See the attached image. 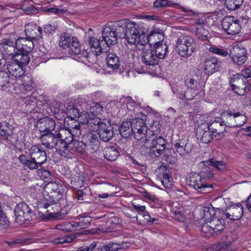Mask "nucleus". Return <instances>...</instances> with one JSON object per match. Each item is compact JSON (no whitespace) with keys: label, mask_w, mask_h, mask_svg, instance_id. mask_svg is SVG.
I'll return each instance as SVG.
<instances>
[{"label":"nucleus","mask_w":251,"mask_h":251,"mask_svg":"<svg viewBox=\"0 0 251 251\" xmlns=\"http://www.w3.org/2000/svg\"><path fill=\"white\" fill-rule=\"evenodd\" d=\"M137 24L127 19L110 22L102 28V37L108 46L115 45L118 39L126 38L127 41L132 42L131 36Z\"/></svg>","instance_id":"f257e3e1"},{"label":"nucleus","mask_w":251,"mask_h":251,"mask_svg":"<svg viewBox=\"0 0 251 251\" xmlns=\"http://www.w3.org/2000/svg\"><path fill=\"white\" fill-rule=\"evenodd\" d=\"M29 157L24 154L19 156V160L25 167L30 170H37L47 161L46 151L40 146H32L28 150Z\"/></svg>","instance_id":"f03ea898"},{"label":"nucleus","mask_w":251,"mask_h":251,"mask_svg":"<svg viewBox=\"0 0 251 251\" xmlns=\"http://www.w3.org/2000/svg\"><path fill=\"white\" fill-rule=\"evenodd\" d=\"M199 167L201 169L199 173L202 176L204 180L205 179H210L213 178L214 176V168L217 170L224 171L226 169V163L222 161H218L215 158H211L208 160L201 162Z\"/></svg>","instance_id":"7ed1b4c3"},{"label":"nucleus","mask_w":251,"mask_h":251,"mask_svg":"<svg viewBox=\"0 0 251 251\" xmlns=\"http://www.w3.org/2000/svg\"><path fill=\"white\" fill-rule=\"evenodd\" d=\"M196 48V41L191 36L182 35L176 41V50L180 56H191L195 52Z\"/></svg>","instance_id":"20e7f679"},{"label":"nucleus","mask_w":251,"mask_h":251,"mask_svg":"<svg viewBox=\"0 0 251 251\" xmlns=\"http://www.w3.org/2000/svg\"><path fill=\"white\" fill-rule=\"evenodd\" d=\"M143 142L147 144L149 149V154L151 157H159L163 153L167 148V141L161 136L152 138L150 137L143 139Z\"/></svg>","instance_id":"39448f33"},{"label":"nucleus","mask_w":251,"mask_h":251,"mask_svg":"<svg viewBox=\"0 0 251 251\" xmlns=\"http://www.w3.org/2000/svg\"><path fill=\"white\" fill-rule=\"evenodd\" d=\"M225 126L229 127H240L247 121V117L239 112L227 110L222 114Z\"/></svg>","instance_id":"423d86ee"},{"label":"nucleus","mask_w":251,"mask_h":251,"mask_svg":"<svg viewBox=\"0 0 251 251\" xmlns=\"http://www.w3.org/2000/svg\"><path fill=\"white\" fill-rule=\"evenodd\" d=\"M186 183L199 192L205 194L210 192L208 189L212 188V185L205 182L202 176L198 173L192 172L186 179Z\"/></svg>","instance_id":"0eeeda50"},{"label":"nucleus","mask_w":251,"mask_h":251,"mask_svg":"<svg viewBox=\"0 0 251 251\" xmlns=\"http://www.w3.org/2000/svg\"><path fill=\"white\" fill-rule=\"evenodd\" d=\"M59 140V144H70L74 140V136H79L81 135L80 126L79 124L75 125L72 129L63 128L56 130Z\"/></svg>","instance_id":"6e6552de"},{"label":"nucleus","mask_w":251,"mask_h":251,"mask_svg":"<svg viewBox=\"0 0 251 251\" xmlns=\"http://www.w3.org/2000/svg\"><path fill=\"white\" fill-rule=\"evenodd\" d=\"M15 221L19 225L25 224L26 221L31 220L33 212L28 205L25 202L17 204L14 209Z\"/></svg>","instance_id":"1a4fd4ad"},{"label":"nucleus","mask_w":251,"mask_h":251,"mask_svg":"<svg viewBox=\"0 0 251 251\" xmlns=\"http://www.w3.org/2000/svg\"><path fill=\"white\" fill-rule=\"evenodd\" d=\"M202 225L201 230L204 233H209L211 235L215 236L220 234L225 228L224 220L222 219L214 218L210 221Z\"/></svg>","instance_id":"9d476101"},{"label":"nucleus","mask_w":251,"mask_h":251,"mask_svg":"<svg viewBox=\"0 0 251 251\" xmlns=\"http://www.w3.org/2000/svg\"><path fill=\"white\" fill-rule=\"evenodd\" d=\"M222 26L224 30L229 35L238 34L241 26L239 21L234 16H226L222 21Z\"/></svg>","instance_id":"9b49d317"},{"label":"nucleus","mask_w":251,"mask_h":251,"mask_svg":"<svg viewBox=\"0 0 251 251\" xmlns=\"http://www.w3.org/2000/svg\"><path fill=\"white\" fill-rule=\"evenodd\" d=\"M143 119L136 118L130 121L131 126L132 129V134H134V138L137 140L146 138V134L147 132V127L145 122Z\"/></svg>","instance_id":"f8f14e48"},{"label":"nucleus","mask_w":251,"mask_h":251,"mask_svg":"<svg viewBox=\"0 0 251 251\" xmlns=\"http://www.w3.org/2000/svg\"><path fill=\"white\" fill-rule=\"evenodd\" d=\"M221 213L224 218L235 221L240 219L243 215L242 205L238 203L227 206L225 210H222Z\"/></svg>","instance_id":"ddd939ff"},{"label":"nucleus","mask_w":251,"mask_h":251,"mask_svg":"<svg viewBox=\"0 0 251 251\" xmlns=\"http://www.w3.org/2000/svg\"><path fill=\"white\" fill-rule=\"evenodd\" d=\"M247 52L243 46L236 44L232 47L230 50L229 55L232 61L238 65L243 64L247 60Z\"/></svg>","instance_id":"4468645a"},{"label":"nucleus","mask_w":251,"mask_h":251,"mask_svg":"<svg viewBox=\"0 0 251 251\" xmlns=\"http://www.w3.org/2000/svg\"><path fill=\"white\" fill-rule=\"evenodd\" d=\"M213 132L210 129L207 124H202L197 128L196 137L202 143L207 144L213 138Z\"/></svg>","instance_id":"2eb2a0df"},{"label":"nucleus","mask_w":251,"mask_h":251,"mask_svg":"<svg viewBox=\"0 0 251 251\" xmlns=\"http://www.w3.org/2000/svg\"><path fill=\"white\" fill-rule=\"evenodd\" d=\"M98 132L100 139L105 142L109 141L114 135L113 127L109 120H103Z\"/></svg>","instance_id":"dca6fc26"},{"label":"nucleus","mask_w":251,"mask_h":251,"mask_svg":"<svg viewBox=\"0 0 251 251\" xmlns=\"http://www.w3.org/2000/svg\"><path fill=\"white\" fill-rule=\"evenodd\" d=\"M135 28V29L134 30V33L131 36L133 41L130 42L128 40L127 41L128 44L144 46L151 41L150 39H149V35L147 36L146 34H143L142 28H140L138 24H137Z\"/></svg>","instance_id":"f3484780"},{"label":"nucleus","mask_w":251,"mask_h":251,"mask_svg":"<svg viewBox=\"0 0 251 251\" xmlns=\"http://www.w3.org/2000/svg\"><path fill=\"white\" fill-rule=\"evenodd\" d=\"M42 145L48 149L56 148L59 144L57 132H48L42 134L40 137Z\"/></svg>","instance_id":"a211bd4d"},{"label":"nucleus","mask_w":251,"mask_h":251,"mask_svg":"<svg viewBox=\"0 0 251 251\" xmlns=\"http://www.w3.org/2000/svg\"><path fill=\"white\" fill-rule=\"evenodd\" d=\"M55 125L54 120L49 117L40 118L37 122V127L40 132H51L54 130Z\"/></svg>","instance_id":"6ab92c4d"},{"label":"nucleus","mask_w":251,"mask_h":251,"mask_svg":"<svg viewBox=\"0 0 251 251\" xmlns=\"http://www.w3.org/2000/svg\"><path fill=\"white\" fill-rule=\"evenodd\" d=\"M68 48L71 55H78L80 59L85 58L88 59V61H90L89 58L90 57L91 54L85 50L81 51L80 44L76 38H73V40Z\"/></svg>","instance_id":"aec40b11"},{"label":"nucleus","mask_w":251,"mask_h":251,"mask_svg":"<svg viewBox=\"0 0 251 251\" xmlns=\"http://www.w3.org/2000/svg\"><path fill=\"white\" fill-rule=\"evenodd\" d=\"M16 49H17L16 42H15L10 39L4 38L0 43V51L3 53L10 56L11 58L17 52H16Z\"/></svg>","instance_id":"412c9836"},{"label":"nucleus","mask_w":251,"mask_h":251,"mask_svg":"<svg viewBox=\"0 0 251 251\" xmlns=\"http://www.w3.org/2000/svg\"><path fill=\"white\" fill-rule=\"evenodd\" d=\"M25 32L27 38L34 40H39L42 37V28L32 23L26 25Z\"/></svg>","instance_id":"4be33fe9"},{"label":"nucleus","mask_w":251,"mask_h":251,"mask_svg":"<svg viewBox=\"0 0 251 251\" xmlns=\"http://www.w3.org/2000/svg\"><path fill=\"white\" fill-rule=\"evenodd\" d=\"M34 40L28 38H20L16 41L17 50L20 52L30 53L34 49Z\"/></svg>","instance_id":"5701e85b"},{"label":"nucleus","mask_w":251,"mask_h":251,"mask_svg":"<svg viewBox=\"0 0 251 251\" xmlns=\"http://www.w3.org/2000/svg\"><path fill=\"white\" fill-rule=\"evenodd\" d=\"M6 69L11 75L16 78L22 77L25 73V69L23 66L11 60L8 61Z\"/></svg>","instance_id":"b1692460"},{"label":"nucleus","mask_w":251,"mask_h":251,"mask_svg":"<svg viewBox=\"0 0 251 251\" xmlns=\"http://www.w3.org/2000/svg\"><path fill=\"white\" fill-rule=\"evenodd\" d=\"M141 60L146 66H154L158 63V59L151 50H146L141 53Z\"/></svg>","instance_id":"393cba45"},{"label":"nucleus","mask_w":251,"mask_h":251,"mask_svg":"<svg viewBox=\"0 0 251 251\" xmlns=\"http://www.w3.org/2000/svg\"><path fill=\"white\" fill-rule=\"evenodd\" d=\"M60 204L53 201L50 208L45 211V214H44L42 211L39 212V214L44 219L58 218L60 215Z\"/></svg>","instance_id":"a878e982"},{"label":"nucleus","mask_w":251,"mask_h":251,"mask_svg":"<svg viewBox=\"0 0 251 251\" xmlns=\"http://www.w3.org/2000/svg\"><path fill=\"white\" fill-rule=\"evenodd\" d=\"M192 144L188 139H182L175 144V148L180 155H186L188 154L192 149Z\"/></svg>","instance_id":"bb28decb"},{"label":"nucleus","mask_w":251,"mask_h":251,"mask_svg":"<svg viewBox=\"0 0 251 251\" xmlns=\"http://www.w3.org/2000/svg\"><path fill=\"white\" fill-rule=\"evenodd\" d=\"M208 126L212 132L221 135L226 131L225 125L222 119L216 118L214 120H211Z\"/></svg>","instance_id":"cd10ccee"},{"label":"nucleus","mask_w":251,"mask_h":251,"mask_svg":"<svg viewBox=\"0 0 251 251\" xmlns=\"http://www.w3.org/2000/svg\"><path fill=\"white\" fill-rule=\"evenodd\" d=\"M103 41H104L103 39L102 40L100 41L96 37H94L89 38L88 42L89 48L95 56H99L102 52H105L101 46V42Z\"/></svg>","instance_id":"c85d7f7f"},{"label":"nucleus","mask_w":251,"mask_h":251,"mask_svg":"<svg viewBox=\"0 0 251 251\" xmlns=\"http://www.w3.org/2000/svg\"><path fill=\"white\" fill-rule=\"evenodd\" d=\"M221 62L216 58L206 59L204 62V73L208 75L217 71L220 67Z\"/></svg>","instance_id":"c756f323"},{"label":"nucleus","mask_w":251,"mask_h":251,"mask_svg":"<svg viewBox=\"0 0 251 251\" xmlns=\"http://www.w3.org/2000/svg\"><path fill=\"white\" fill-rule=\"evenodd\" d=\"M106 61L107 67L114 71L117 70L121 66L119 57L114 53H107Z\"/></svg>","instance_id":"7c9ffc66"},{"label":"nucleus","mask_w":251,"mask_h":251,"mask_svg":"<svg viewBox=\"0 0 251 251\" xmlns=\"http://www.w3.org/2000/svg\"><path fill=\"white\" fill-rule=\"evenodd\" d=\"M154 52L158 59L165 58L168 51V47L166 44L161 42L156 41L154 44Z\"/></svg>","instance_id":"2f4dec72"},{"label":"nucleus","mask_w":251,"mask_h":251,"mask_svg":"<svg viewBox=\"0 0 251 251\" xmlns=\"http://www.w3.org/2000/svg\"><path fill=\"white\" fill-rule=\"evenodd\" d=\"M159 170L162 171L159 173L162 184L165 188H170L172 185L171 180L172 179L170 174V171L165 166L160 167Z\"/></svg>","instance_id":"473e14b6"},{"label":"nucleus","mask_w":251,"mask_h":251,"mask_svg":"<svg viewBox=\"0 0 251 251\" xmlns=\"http://www.w3.org/2000/svg\"><path fill=\"white\" fill-rule=\"evenodd\" d=\"M121 102L123 104L124 108H126L130 111H135L136 109L141 108V103L135 101L130 97L123 98L121 100Z\"/></svg>","instance_id":"72a5a7b5"},{"label":"nucleus","mask_w":251,"mask_h":251,"mask_svg":"<svg viewBox=\"0 0 251 251\" xmlns=\"http://www.w3.org/2000/svg\"><path fill=\"white\" fill-rule=\"evenodd\" d=\"M11 60L18 63L21 66H25L28 64L30 61V57L28 53L20 52H16L11 58Z\"/></svg>","instance_id":"f704fd0d"},{"label":"nucleus","mask_w":251,"mask_h":251,"mask_svg":"<svg viewBox=\"0 0 251 251\" xmlns=\"http://www.w3.org/2000/svg\"><path fill=\"white\" fill-rule=\"evenodd\" d=\"M220 210L219 208H217V210H215L214 207L211 205L208 206H204L202 210L203 214L202 218L205 221L212 220L214 218H216L215 216L216 212H219L221 213Z\"/></svg>","instance_id":"c9c22d12"},{"label":"nucleus","mask_w":251,"mask_h":251,"mask_svg":"<svg viewBox=\"0 0 251 251\" xmlns=\"http://www.w3.org/2000/svg\"><path fill=\"white\" fill-rule=\"evenodd\" d=\"M83 140L85 141L86 144L95 148H98L100 145V141L97 134L91 132L85 134L83 137Z\"/></svg>","instance_id":"e433bc0d"},{"label":"nucleus","mask_w":251,"mask_h":251,"mask_svg":"<svg viewBox=\"0 0 251 251\" xmlns=\"http://www.w3.org/2000/svg\"><path fill=\"white\" fill-rule=\"evenodd\" d=\"M103 151L105 158L111 161H115L119 155L118 150L112 146L104 148Z\"/></svg>","instance_id":"4c0bfd02"},{"label":"nucleus","mask_w":251,"mask_h":251,"mask_svg":"<svg viewBox=\"0 0 251 251\" xmlns=\"http://www.w3.org/2000/svg\"><path fill=\"white\" fill-rule=\"evenodd\" d=\"M130 121H124L119 127L120 133L125 138L129 137L132 134Z\"/></svg>","instance_id":"58836bf2"},{"label":"nucleus","mask_w":251,"mask_h":251,"mask_svg":"<svg viewBox=\"0 0 251 251\" xmlns=\"http://www.w3.org/2000/svg\"><path fill=\"white\" fill-rule=\"evenodd\" d=\"M151 41L154 40L162 42L164 39V31L159 28L153 27L149 34Z\"/></svg>","instance_id":"ea45409f"},{"label":"nucleus","mask_w":251,"mask_h":251,"mask_svg":"<svg viewBox=\"0 0 251 251\" xmlns=\"http://www.w3.org/2000/svg\"><path fill=\"white\" fill-rule=\"evenodd\" d=\"M103 123V120L101 121V119L95 116H92L87 123L88 128L92 131H98L101 124Z\"/></svg>","instance_id":"a19ab883"},{"label":"nucleus","mask_w":251,"mask_h":251,"mask_svg":"<svg viewBox=\"0 0 251 251\" xmlns=\"http://www.w3.org/2000/svg\"><path fill=\"white\" fill-rule=\"evenodd\" d=\"M71 150L83 153L85 152L87 145L84 141L74 140L71 143Z\"/></svg>","instance_id":"79ce46f5"},{"label":"nucleus","mask_w":251,"mask_h":251,"mask_svg":"<svg viewBox=\"0 0 251 251\" xmlns=\"http://www.w3.org/2000/svg\"><path fill=\"white\" fill-rule=\"evenodd\" d=\"M65 113L67 117L71 120H76L79 114H80V111L76 105L71 104L67 106Z\"/></svg>","instance_id":"37998d69"},{"label":"nucleus","mask_w":251,"mask_h":251,"mask_svg":"<svg viewBox=\"0 0 251 251\" xmlns=\"http://www.w3.org/2000/svg\"><path fill=\"white\" fill-rule=\"evenodd\" d=\"M164 159L171 164H174L176 160V153L173 148H166L163 151Z\"/></svg>","instance_id":"c03bdc74"},{"label":"nucleus","mask_w":251,"mask_h":251,"mask_svg":"<svg viewBox=\"0 0 251 251\" xmlns=\"http://www.w3.org/2000/svg\"><path fill=\"white\" fill-rule=\"evenodd\" d=\"M231 242H222L213 245L207 248V251H230L231 250Z\"/></svg>","instance_id":"a18cd8bd"},{"label":"nucleus","mask_w":251,"mask_h":251,"mask_svg":"<svg viewBox=\"0 0 251 251\" xmlns=\"http://www.w3.org/2000/svg\"><path fill=\"white\" fill-rule=\"evenodd\" d=\"M13 129V127L12 125L6 122H2L0 124V135L5 140L8 138L11 131Z\"/></svg>","instance_id":"49530a36"},{"label":"nucleus","mask_w":251,"mask_h":251,"mask_svg":"<svg viewBox=\"0 0 251 251\" xmlns=\"http://www.w3.org/2000/svg\"><path fill=\"white\" fill-rule=\"evenodd\" d=\"M71 144L64 143L61 145L59 144L55 149L58 154L61 156L66 157L69 154L70 151L71 150Z\"/></svg>","instance_id":"de8ad7c7"},{"label":"nucleus","mask_w":251,"mask_h":251,"mask_svg":"<svg viewBox=\"0 0 251 251\" xmlns=\"http://www.w3.org/2000/svg\"><path fill=\"white\" fill-rule=\"evenodd\" d=\"M37 170L38 175L41 179L46 180L49 183L53 182V176L49 171L44 169H39V168Z\"/></svg>","instance_id":"09e8293b"},{"label":"nucleus","mask_w":251,"mask_h":251,"mask_svg":"<svg viewBox=\"0 0 251 251\" xmlns=\"http://www.w3.org/2000/svg\"><path fill=\"white\" fill-rule=\"evenodd\" d=\"M91 221L90 217H81L79 218L78 222H74V225L75 227L86 228L90 226Z\"/></svg>","instance_id":"8fccbe9b"},{"label":"nucleus","mask_w":251,"mask_h":251,"mask_svg":"<svg viewBox=\"0 0 251 251\" xmlns=\"http://www.w3.org/2000/svg\"><path fill=\"white\" fill-rule=\"evenodd\" d=\"M150 125V128L147 129V132L146 134L147 138H148L149 135L151 134V132H152L151 134L153 136L159 134L161 125L158 122L153 121L152 124H151Z\"/></svg>","instance_id":"3c124183"},{"label":"nucleus","mask_w":251,"mask_h":251,"mask_svg":"<svg viewBox=\"0 0 251 251\" xmlns=\"http://www.w3.org/2000/svg\"><path fill=\"white\" fill-rule=\"evenodd\" d=\"M225 4L229 10L238 9L242 4L243 0H224Z\"/></svg>","instance_id":"603ef678"},{"label":"nucleus","mask_w":251,"mask_h":251,"mask_svg":"<svg viewBox=\"0 0 251 251\" xmlns=\"http://www.w3.org/2000/svg\"><path fill=\"white\" fill-rule=\"evenodd\" d=\"M74 37H71L66 33H63L60 36L59 45L63 49L68 48L73 40Z\"/></svg>","instance_id":"864d4df0"},{"label":"nucleus","mask_w":251,"mask_h":251,"mask_svg":"<svg viewBox=\"0 0 251 251\" xmlns=\"http://www.w3.org/2000/svg\"><path fill=\"white\" fill-rule=\"evenodd\" d=\"M21 9L27 15L35 14L38 12L37 8L26 1L22 4Z\"/></svg>","instance_id":"5fc2aeb1"},{"label":"nucleus","mask_w":251,"mask_h":251,"mask_svg":"<svg viewBox=\"0 0 251 251\" xmlns=\"http://www.w3.org/2000/svg\"><path fill=\"white\" fill-rule=\"evenodd\" d=\"M104 107L100 102H93L89 108L90 112L93 116L101 114L103 111Z\"/></svg>","instance_id":"6e6d98bb"},{"label":"nucleus","mask_w":251,"mask_h":251,"mask_svg":"<svg viewBox=\"0 0 251 251\" xmlns=\"http://www.w3.org/2000/svg\"><path fill=\"white\" fill-rule=\"evenodd\" d=\"M75 226L74 222H72V223L65 222L60 224L57 225L56 228L58 230L69 232L72 231L74 228H75Z\"/></svg>","instance_id":"4d7b16f0"},{"label":"nucleus","mask_w":251,"mask_h":251,"mask_svg":"<svg viewBox=\"0 0 251 251\" xmlns=\"http://www.w3.org/2000/svg\"><path fill=\"white\" fill-rule=\"evenodd\" d=\"M9 225L10 222L0 206V230L7 229Z\"/></svg>","instance_id":"13d9d810"},{"label":"nucleus","mask_w":251,"mask_h":251,"mask_svg":"<svg viewBox=\"0 0 251 251\" xmlns=\"http://www.w3.org/2000/svg\"><path fill=\"white\" fill-rule=\"evenodd\" d=\"M21 133H14L13 132V130H12L10 135L6 140L9 142L12 145L16 146L18 143L20 142V136H21Z\"/></svg>","instance_id":"bf43d9fd"},{"label":"nucleus","mask_w":251,"mask_h":251,"mask_svg":"<svg viewBox=\"0 0 251 251\" xmlns=\"http://www.w3.org/2000/svg\"><path fill=\"white\" fill-rule=\"evenodd\" d=\"M10 77L7 72L0 70V87H4L9 83Z\"/></svg>","instance_id":"052dcab7"},{"label":"nucleus","mask_w":251,"mask_h":251,"mask_svg":"<svg viewBox=\"0 0 251 251\" xmlns=\"http://www.w3.org/2000/svg\"><path fill=\"white\" fill-rule=\"evenodd\" d=\"M210 52L215 53L217 55L225 57L228 54L227 51L222 48H219L216 46H212L209 49Z\"/></svg>","instance_id":"680f3d73"},{"label":"nucleus","mask_w":251,"mask_h":251,"mask_svg":"<svg viewBox=\"0 0 251 251\" xmlns=\"http://www.w3.org/2000/svg\"><path fill=\"white\" fill-rule=\"evenodd\" d=\"M241 83H242L243 85L245 83V81H244L243 79L237 77H235L234 79H231L230 81L231 89L235 92L238 89L241 87V86H239V84Z\"/></svg>","instance_id":"e2e57ef3"},{"label":"nucleus","mask_w":251,"mask_h":251,"mask_svg":"<svg viewBox=\"0 0 251 251\" xmlns=\"http://www.w3.org/2000/svg\"><path fill=\"white\" fill-rule=\"evenodd\" d=\"M91 117L88 112L83 111L80 112L77 119L80 123L84 125L87 124Z\"/></svg>","instance_id":"0e129e2a"},{"label":"nucleus","mask_w":251,"mask_h":251,"mask_svg":"<svg viewBox=\"0 0 251 251\" xmlns=\"http://www.w3.org/2000/svg\"><path fill=\"white\" fill-rule=\"evenodd\" d=\"M23 84L25 89L28 91L31 90L34 86L32 78L28 76H24L23 77Z\"/></svg>","instance_id":"69168bd1"},{"label":"nucleus","mask_w":251,"mask_h":251,"mask_svg":"<svg viewBox=\"0 0 251 251\" xmlns=\"http://www.w3.org/2000/svg\"><path fill=\"white\" fill-rule=\"evenodd\" d=\"M23 101L25 104L26 106L29 105L31 107V109H32L36 104V99L34 97L27 95L23 98Z\"/></svg>","instance_id":"338daca9"},{"label":"nucleus","mask_w":251,"mask_h":251,"mask_svg":"<svg viewBox=\"0 0 251 251\" xmlns=\"http://www.w3.org/2000/svg\"><path fill=\"white\" fill-rule=\"evenodd\" d=\"M53 200L51 201H43L42 202H41L38 205V208L39 209V212L43 211H46L47 209H49L50 208V206H51V204H52ZM44 214H45L46 213L43 212Z\"/></svg>","instance_id":"774afa93"}]
</instances>
